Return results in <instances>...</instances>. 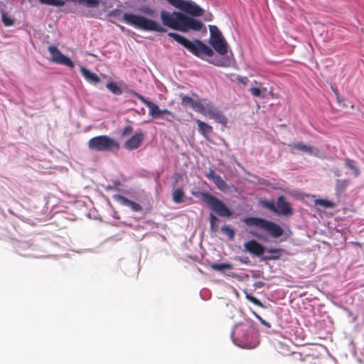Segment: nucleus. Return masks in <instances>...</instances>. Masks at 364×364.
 <instances>
[{
    "label": "nucleus",
    "mask_w": 364,
    "mask_h": 364,
    "mask_svg": "<svg viewBox=\"0 0 364 364\" xmlns=\"http://www.w3.org/2000/svg\"><path fill=\"white\" fill-rule=\"evenodd\" d=\"M170 4L173 6L175 8L181 9L184 2L183 0H166Z\"/></svg>",
    "instance_id": "38"
},
{
    "label": "nucleus",
    "mask_w": 364,
    "mask_h": 364,
    "mask_svg": "<svg viewBox=\"0 0 364 364\" xmlns=\"http://www.w3.org/2000/svg\"><path fill=\"white\" fill-rule=\"evenodd\" d=\"M345 165L350 169H351L353 171L354 176L355 177L359 176L360 175V170L359 168L355 166V162L353 159H345Z\"/></svg>",
    "instance_id": "27"
},
{
    "label": "nucleus",
    "mask_w": 364,
    "mask_h": 364,
    "mask_svg": "<svg viewBox=\"0 0 364 364\" xmlns=\"http://www.w3.org/2000/svg\"><path fill=\"white\" fill-rule=\"evenodd\" d=\"M237 80L238 82H240L241 84L246 85L247 83L248 79L247 77H242V76L238 75L237 77Z\"/></svg>",
    "instance_id": "41"
},
{
    "label": "nucleus",
    "mask_w": 364,
    "mask_h": 364,
    "mask_svg": "<svg viewBox=\"0 0 364 364\" xmlns=\"http://www.w3.org/2000/svg\"><path fill=\"white\" fill-rule=\"evenodd\" d=\"M212 17H213L212 14H210L209 16H208V18H206V20L211 21L212 20Z\"/></svg>",
    "instance_id": "46"
},
{
    "label": "nucleus",
    "mask_w": 364,
    "mask_h": 364,
    "mask_svg": "<svg viewBox=\"0 0 364 364\" xmlns=\"http://www.w3.org/2000/svg\"><path fill=\"white\" fill-rule=\"evenodd\" d=\"M263 205H264L265 208H268V209L271 210L272 211H273V212H274V213H276V212H277V208H276V205H275V204L274 203V202H273V201H272V200H264V201L263 202Z\"/></svg>",
    "instance_id": "37"
},
{
    "label": "nucleus",
    "mask_w": 364,
    "mask_h": 364,
    "mask_svg": "<svg viewBox=\"0 0 364 364\" xmlns=\"http://www.w3.org/2000/svg\"><path fill=\"white\" fill-rule=\"evenodd\" d=\"M144 139V134L142 132H138L127 139L124 144V147L127 150H134L138 149Z\"/></svg>",
    "instance_id": "17"
},
{
    "label": "nucleus",
    "mask_w": 364,
    "mask_h": 364,
    "mask_svg": "<svg viewBox=\"0 0 364 364\" xmlns=\"http://www.w3.org/2000/svg\"><path fill=\"white\" fill-rule=\"evenodd\" d=\"M1 21L5 26H11L14 24V20L11 18L5 11H1Z\"/></svg>",
    "instance_id": "31"
},
{
    "label": "nucleus",
    "mask_w": 364,
    "mask_h": 364,
    "mask_svg": "<svg viewBox=\"0 0 364 364\" xmlns=\"http://www.w3.org/2000/svg\"><path fill=\"white\" fill-rule=\"evenodd\" d=\"M289 146L309 154L317 155L318 153V150L317 149H315L311 146L304 144L302 142L291 143L289 144Z\"/></svg>",
    "instance_id": "20"
},
{
    "label": "nucleus",
    "mask_w": 364,
    "mask_h": 364,
    "mask_svg": "<svg viewBox=\"0 0 364 364\" xmlns=\"http://www.w3.org/2000/svg\"><path fill=\"white\" fill-rule=\"evenodd\" d=\"M200 113L204 116H208L225 127L227 125V117L210 102H203V112Z\"/></svg>",
    "instance_id": "10"
},
{
    "label": "nucleus",
    "mask_w": 364,
    "mask_h": 364,
    "mask_svg": "<svg viewBox=\"0 0 364 364\" xmlns=\"http://www.w3.org/2000/svg\"><path fill=\"white\" fill-rule=\"evenodd\" d=\"M233 335L235 336L236 344L241 348L250 349L257 346L256 342L253 341L254 329L250 326H237L235 329Z\"/></svg>",
    "instance_id": "5"
},
{
    "label": "nucleus",
    "mask_w": 364,
    "mask_h": 364,
    "mask_svg": "<svg viewBox=\"0 0 364 364\" xmlns=\"http://www.w3.org/2000/svg\"><path fill=\"white\" fill-rule=\"evenodd\" d=\"M240 260L241 262H242L244 264H248L250 262V259H249L248 257H245L240 258Z\"/></svg>",
    "instance_id": "43"
},
{
    "label": "nucleus",
    "mask_w": 364,
    "mask_h": 364,
    "mask_svg": "<svg viewBox=\"0 0 364 364\" xmlns=\"http://www.w3.org/2000/svg\"><path fill=\"white\" fill-rule=\"evenodd\" d=\"M107 88L113 94L119 95L122 93V90L119 87L117 83L114 82H109L106 85Z\"/></svg>",
    "instance_id": "30"
},
{
    "label": "nucleus",
    "mask_w": 364,
    "mask_h": 364,
    "mask_svg": "<svg viewBox=\"0 0 364 364\" xmlns=\"http://www.w3.org/2000/svg\"><path fill=\"white\" fill-rule=\"evenodd\" d=\"M184 191L182 188H177L173 192V200L176 203L183 202Z\"/></svg>",
    "instance_id": "28"
},
{
    "label": "nucleus",
    "mask_w": 364,
    "mask_h": 364,
    "mask_svg": "<svg viewBox=\"0 0 364 364\" xmlns=\"http://www.w3.org/2000/svg\"><path fill=\"white\" fill-rule=\"evenodd\" d=\"M221 231L226 234L230 240H232L235 237V230L228 225H224L221 228Z\"/></svg>",
    "instance_id": "33"
},
{
    "label": "nucleus",
    "mask_w": 364,
    "mask_h": 364,
    "mask_svg": "<svg viewBox=\"0 0 364 364\" xmlns=\"http://www.w3.org/2000/svg\"><path fill=\"white\" fill-rule=\"evenodd\" d=\"M179 97L181 99V105L183 107H191L196 112H203V102L204 100H195L192 97L187 96L184 94H180Z\"/></svg>",
    "instance_id": "12"
},
{
    "label": "nucleus",
    "mask_w": 364,
    "mask_h": 364,
    "mask_svg": "<svg viewBox=\"0 0 364 364\" xmlns=\"http://www.w3.org/2000/svg\"><path fill=\"white\" fill-rule=\"evenodd\" d=\"M250 92L255 97H264L267 91V87H252L249 90Z\"/></svg>",
    "instance_id": "25"
},
{
    "label": "nucleus",
    "mask_w": 364,
    "mask_h": 364,
    "mask_svg": "<svg viewBox=\"0 0 364 364\" xmlns=\"http://www.w3.org/2000/svg\"><path fill=\"white\" fill-rule=\"evenodd\" d=\"M267 253H269L270 255H267L265 257H264V260H276V259H279L282 255V251L281 249H278V248H269L267 250Z\"/></svg>",
    "instance_id": "23"
},
{
    "label": "nucleus",
    "mask_w": 364,
    "mask_h": 364,
    "mask_svg": "<svg viewBox=\"0 0 364 364\" xmlns=\"http://www.w3.org/2000/svg\"><path fill=\"white\" fill-rule=\"evenodd\" d=\"M203 200L218 215L221 217H230L232 214L229 208L218 198L209 193H201Z\"/></svg>",
    "instance_id": "8"
},
{
    "label": "nucleus",
    "mask_w": 364,
    "mask_h": 364,
    "mask_svg": "<svg viewBox=\"0 0 364 364\" xmlns=\"http://www.w3.org/2000/svg\"><path fill=\"white\" fill-rule=\"evenodd\" d=\"M196 122L198 124L199 133L203 136L206 137L209 134L213 132V127L210 125L200 119H196Z\"/></svg>",
    "instance_id": "22"
},
{
    "label": "nucleus",
    "mask_w": 364,
    "mask_h": 364,
    "mask_svg": "<svg viewBox=\"0 0 364 364\" xmlns=\"http://www.w3.org/2000/svg\"><path fill=\"white\" fill-rule=\"evenodd\" d=\"M133 131H134V129L131 125L126 126L124 128L121 136H122V137L127 136L131 134L133 132Z\"/></svg>",
    "instance_id": "39"
},
{
    "label": "nucleus",
    "mask_w": 364,
    "mask_h": 364,
    "mask_svg": "<svg viewBox=\"0 0 364 364\" xmlns=\"http://www.w3.org/2000/svg\"><path fill=\"white\" fill-rule=\"evenodd\" d=\"M161 19L164 26L184 33L189 31L206 32V28L199 20L188 16L179 11L168 12L165 10L161 11Z\"/></svg>",
    "instance_id": "1"
},
{
    "label": "nucleus",
    "mask_w": 364,
    "mask_h": 364,
    "mask_svg": "<svg viewBox=\"0 0 364 364\" xmlns=\"http://www.w3.org/2000/svg\"><path fill=\"white\" fill-rule=\"evenodd\" d=\"M88 147L95 151H113L119 150V144L107 135H100L91 138L88 141Z\"/></svg>",
    "instance_id": "6"
},
{
    "label": "nucleus",
    "mask_w": 364,
    "mask_h": 364,
    "mask_svg": "<svg viewBox=\"0 0 364 364\" xmlns=\"http://www.w3.org/2000/svg\"><path fill=\"white\" fill-rule=\"evenodd\" d=\"M134 95L145 105L149 108V115L154 118L160 117L162 116L163 109H160L159 107L154 102L146 100L144 96L137 92H134Z\"/></svg>",
    "instance_id": "14"
},
{
    "label": "nucleus",
    "mask_w": 364,
    "mask_h": 364,
    "mask_svg": "<svg viewBox=\"0 0 364 364\" xmlns=\"http://www.w3.org/2000/svg\"><path fill=\"white\" fill-rule=\"evenodd\" d=\"M209 63L218 67L228 68L230 66L231 61L228 57H223L220 59L209 60Z\"/></svg>",
    "instance_id": "24"
},
{
    "label": "nucleus",
    "mask_w": 364,
    "mask_h": 364,
    "mask_svg": "<svg viewBox=\"0 0 364 364\" xmlns=\"http://www.w3.org/2000/svg\"><path fill=\"white\" fill-rule=\"evenodd\" d=\"M210 33V44L221 55L228 53V44L216 26H209Z\"/></svg>",
    "instance_id": "7"
},
{
    "label": "nucleus",
    "mask_w": 364,
    "mask_h": 364,
    "mask_svg": "<svg viewBox=\"0 0 364 364\" xmlns=\"http://www.w3.org/2000/svg\"><path fill=\"white\" fill-rule=\"evenodd\" d=\"M256 316H257V318H258V319H259V320L262 323H264V325H267V323L265 322V321H264V320H263V319L262 318V317H261V316H258V315H256Z\"/></svg>",
    "instance_id": "44"
},
{
    "label": "nucleus",
    "mask_w": 364,
    "mask_h": 364,
    "mask_svg": "<svg viewBox=\"0 0 364 364\" xmlns=\"http://www.w3.org/2000/svg\"><path fill=\"white\" fill-rule=\"evenodd\" d=\"M180 10L188 14H191L193 16L198 17L203 16V9L191 1H184Z\"/></svg>",
    "instance_id": "15"
},
{
    "label": "nucleus",
    "mask_w": 364,
    "mask_h": 364,
    "mask_svg": "<svg viewBox=\"0 0 364 364\" xmlns=\"http://www.w3.org/2000/svg\"><path fill=\"white\" fill-rule=\"evenodd\" d=\"M161 117L165 119L167 122H173L176 119V115L168 109H163Z\"/></svg>",
    "instance_id": "32"
},
{
    "label": "nucleus",
    "mask_w": 364,
    "mask_h": 364,
    "mask_svg": "<svg viewBox=\"0 0 364 364\" xmlns=\"http://www.w3.org/2000/svg\"><path fill=\"white\" fill-rule=\"evenodd\" d=\"M168 36L182 45L192 54L201 59H203L204 56L211 57L214 54L213 49L200 40L195 39L191 41L185 37L172 32L168 33Z\"/></svg>",
    "instance_id": "3"
},
{
    "label": "nucleus",
    "mask_w": 364,
    "mask_h": 364,
    "mask_svg": "<svg viewBox=\"0 0 364 364\" xmlns=\"http://www.w3.org/2000/svg\"><path fill=\"white\" fill-rule=\"evenodd\" d=\"M41 3L48 5L62 6L65 4L63 0H38Z\"/></svg>",
    "instance_id": "34"
},
{
    "label": "nucleus",
    "mask_w": 364,
    "mask_h": 364,
    "mask_svg": "<svg viewBox=\"0 0 364 364\" xmlns=\"http://www.w3.org/2000/svg\"><path fill=\"white\" fill-rule=\"evenodd\" d=\"M210 267L216 271H224L225 269H232V264L230 263H214L210 265Z\"/></svg>",
    "instance_id": "29"
},
{
    "label": "nucleus",
    "mask_w": 364,
    "mask_h": 364,
    "mask_svg": "<svg viewBox=\"0 0 364 364\" xmlns=\"http://www.w3.org/2000/svg\"><path fill=\"white\" fill-rule=\"evenodd\" d=\"M51 60L57 64L63 65L68 68H73L75 65L71 59L63 55L60 50L54 46H50L48 48Z\"/></svg>",
    "instance_id": "11"
},
{
    "label": "nucleus",
    "mask_w": 364,
    "mask_h": 364,
    "mask_svg": "<svg viewBox=\"0 0 364 364\" xmlns=\"http://www.w3.org/2000/svg\"><path fill=\"white\" fill-rule=\"evenodd\" d=\"M245 298L249 301L253 303L254 304H255L257 306L264 307V305L262 304V302L258 299H257L256 297L252 296L251 294H250L247 291H245Z\"/></svg>",
    "instance_id": "35"
},
{
    "label": "nucleus",
    "mask_w": 364,
    "mask_h": 364,
    "mask_svg": "<svg viewBox=\"0 0 364 364\" xmlns=\"http://www.w3.org/2000/svg\"><path fill=\"white\" fill-rule=\"evenodd\" d=\"M350 181L346 179H338L336 182V191L338 193H341L345 191L348 186Z\"/></svg>",
    "instance_id": "26"
},
{
    "label": "nucleus",
    "mask_w": 364,
    "mask_h": 364,
    "mask_svg": "<svg viewBox=\"0 0 364 364\" xmlns=\"http://www.w3.org/2000/svg\"><path fill=\"white\" fill-rule=\"evenodd\" d=\"M123 19L127 24L132 25L141 30L161 33L166 31V28L161 26L158 22L146 18L142 16L125 13L123 15Z\"/></svg>",
    "instance_id": "4"
},
{
    "label": "nucleus",
    "mask_w": 364,
    "mask_h": 364,
    "mask_svg": "<svg viewBox=\"0 0 364 364\" xmlns=\"http://www.w3.org/2000/svg\"><path fill=\"white\" fill-rule=\"evenodd\" d=\"M205 176L210 181H212L215 186L220 191H225L228 189V185L222 177L216 174L215 171L210 168L208 172L205 173Z\"/></svg>",
    "instance_id": "18"
},
{
    "label": "nucleus",
    "mask_w": 364,
    "mask_h": 364,
    "mask_svg": "<svg viewBox=\"0 0 364 364\" xmlns=\"http://www.w3.org/2000/svg\"><path fill=\"white\" fill-rule=\"evenodd\" d=\"M203 200L218 215L221 217H230L232 214L229 208L218 198L209 193H201Z\"/></svg>",
    "instance_id": "9"
},
{
    "label": "nucleus",
    "mask_w": 364,
    "mask_h": 364,
    "mask_svg": "<svg viewBox=\"0 0 364 364\" xmlns=\"http://www.w3.org/2000/svg\"><path fill=\"white\" fill-rule=\"evenodd\" d=\"M113 198L120 204L129 207L134 212H140L142 210V207L140 204L129 200L122 195H114Z\"/></svg>",
    "instance_id": "19"
},
{
    "label": "nucleus",
    "mask_w": 364,
    "mask_h": 364,
    "mask_svg": "<svg viewBox=\"0 0 364 364\" xmlns=\"http://www.w3.org/2000/svg\"><path fill=\"white\" fill-rule=\"evenodd\" d=\"M212 17H213L212 14H210L209 16H208V18H206V20L211 21L212 20Z\"/></svg>",
    "instance_id": "45"
},
{
    "label": "nucleus",
    "mask_w": 364,
    "mask_h": 364,
    "mask_svg": "<svg viewBox=\"0 0 364 364\" xmlns=\"http://www.w3.org/2000/svg\"><path fill=\"white\" fill-rule=\"evenodd\" d=\"M143 12L150 16H153L154 11L150 8H145L144 9Z\"/></svg>",
    "instance_id": "42"
},
{
    "label": "nucleus",
    "mask_w": 364,
    "mask_h": 364,
    "mask_svg": "<svg viewBox=\"0 0 364 364\" xmlns=\"http://www.w3.org/2000/svg\"><path fill=\"white\" fill-rule=\"evenodd\" d=\"M218 223V219L217 218V217L215 215H214L213 214H210V223L211 228L213 229V228L215 226H217Z\"/></svg>",
    "instance_id": "40"
},
{
    "label": "nucleus",
    "mask_w": 364,
    "mask_h": 364,
    "mask_svg": "<svg viewBox=\"0 0 364 364\" xmlns=\"http://www.w3.org/2000/svg\"><path fill=\"white\" fill-rule=\"evenodd\" d=\"M80 70L84 77L91 83L97 84L100 82V77L94 73L90 72L87 68L81 66Z\"/></svg>",
    "instance_id": "21"
},
{
    "label": "nucleus",
    "mask_w": 364,
    "mask_h": 364,
    "mask_svg": "<svg viewBox=\"0 0 364 364\" xmlns=\"http://www.w3.org/2000/svg\"><path fill=\"white\" fill-rule=\"evenodd\" d=\"M277 212L279 215H291L294 210L284 196H279L277 201Z\"/></svg>",
    "instance_id": "16"
},
{
    "label": "nucleus",
    "mask_w": 364,
    "mask_h": 364,
    "mask_svg": "<svg viewBox=\"0 0 364 364\" xmlns=\"http://www.w3.org/2000/svg\"><path fill=\"white\" fill-rule=\"evenodd\" d=\"M316 205H320L323 206L325 208H332V207H333V204L331 201L327 200H324V199L316 200Z\"/></svg>",
    "instance_id": "36"
},
{
    "label": "nucleus",
    "mask_w": 364,
    "mask_h": 364,
    "mask_svg": "<svg viewBox=\"0 0 364 364\" xmlns=\"http://www.w3.org/2000/svg\"><path fill=\"white\" fill-rule=\"evenodd\" d=\"M245 250L251 255L260 257L265 252V247L255 240H250L244 244Z\"/></svg>",
    "instance_id": "13"
},
{
    "label": "nucleus",
    "mask_w": 364,
    "mask_h": 364,
    "mask_svg": "<svg viewBox=\"0 0 364 364\" xmlns=\"http://www.w3.org/2000/svg\"><path fill=\"white\" fill-rule=\"evenodd\" d=\"M243 222L246 225L258 230H250V233L264 242H267L268 237L263 232L272 238H279L284 234V230L279 225L262 218L247 217L243 219Z\"/></svg>",
    "instance_id": "2"
}]
</instances>
